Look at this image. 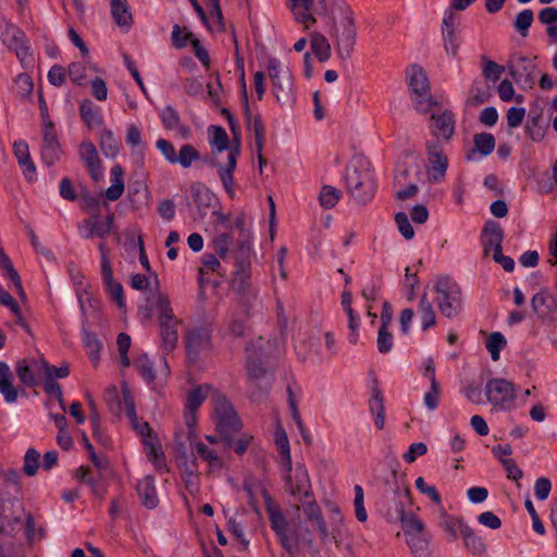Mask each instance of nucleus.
Returning <instances> with one entry per match:
<instances>
[{
  "label": "nucleus",
  "mask_w": 557,
  "mask_h": 557,
  "mask_svg": "<svg viewBox=\"0 0 557 557\" xmlns=\"http://www.w3.org/2000/svg\"><path fill=\"white\" fill-rule=\"evenodd\" d=\"M102 278H103V285L108 294L110 295L111 299L115 301L116 306L120 309H124L126 306L125 297H124V289L120 282H115L113 280V272L111 263L108 259V257L103 256L102 260Z\"/></svg>",
  "instance_id": "aec40b11"
},
{
  "label": "nucleus",
  "mask_w": 557,
  "mask_h": 557,
  "mask_svg": "<svg viewBox=\"0 0 557 557\" xmlns=\"http://www.w3.org/2000/svg\"><path fill=\"white\" fill-rule=\"evenodd\" d=\"M234 227L239 231L237 238V248L235 252H250V233L246 228V218L243 213L238 214L234 220Z\"/></svg>",
  "instance_id": "79ce46f5"
},
{
  "label": "nucleus",
  "mask_w": 557,
  "mask_h": 557,
  "mask_svg": "<svg viewBox=\"0 0 557 557\" xmlns=\"http://www.w3.org/2000/svg\"><path fill=\"white\" fill-rule=\"evenodd\" d=\"M410 98L413 104V108L420 113H428L431 111L432 107L438 106V102L433 99L431 96V90L429 94H422V91L410 94Z\"/></svg>",
  "instance_id": "de8ad7c7"
},
{
  "label": "nucleus",
  "mask_w": 557,
  "mask_h": 557,
  "mask_svg": "<svg viewBox=\"0 0 557 557\" xmlns=\"http://www.w3.org/2000/svg\"><path fill=\"white\" fill-rule=\"evenodd\" d=\"M342 30L337 34L336 51L342 60L351 57L357 38V28L351 15L345 16L341 22Z\"/></svg>",
  "instance_id": "dca6fc26"
},
{
  "label": "nucleus",
  "mask_w": 557,
  "mask_h": 557,
  "mask_svg": "<svg viewBox=\"0 0 557 557\" xmlns=\"http://www.w3.org/2000/svg\"><path fill=\"white\" fill-rule=\"evenodd\" d=\"M507 341L499 332L492 333L486 341V349L491 354L493 361L499 360L500 350L506 346Z\"/></svg>",
  "instance_id": "603ef678"
},
{
  "label": "nucleus",
  "mask_w": 557,
  "mask_h": 557,
  "mask_svg": "<svg viewBox=\"0 0 557 557\" xmlns=\"http://www.w3.org/2000/svg\"><path fill=\"white\" fill-rule=\"evenodd\" d=\"M182 321L170 319L169 321H159L161 347L164 355L172 352L178 343V326Z\"/></svg>",
  "instance_id": "4be33fe9"
},
{
  "label": "nucleus",
  "mask_w": 557,
  "mask_h": 557,
  "mask_svg": "<svg viewBox=\"0 0 557 557\" xmlns=\"http://www.w3.org/2000/svg\"><path fill=\"white\" fill-rule=\"evenodd\" d=\"M40 455L35 448L27 449L24 456L23 471L28 476H34L39 468Z\"/></svg>",
  "instance_id": "052dcab7"
},
{
  "label": "nucleus",
  "mask_w": 557,
  "mask_h": 557,
  "mask_svg": "<svg viewBox=\"0 0 557 557\" xmlns=\"http://www.w3.org/2000/svg\"><path fill=\"white\" fill-rule=\"evenodd\" d=\"M484 395L494 408L508 409L517 398L516 385L504 377L490 379L484 387Z\"/></svg>",
  "instance_id": "1a4fd4ad"
},
{
  "label": "nucleus",
  "mask_w": 557,
  "mask_h": 557,
  "mask_svg": "<svg viewBox=\"0 0 557 557\" xmlns=\"http://www.w3.org/2000/svg\"><path fill=\"white\" fill-rule=\"evenodd\" d=\"M181 475L184 481L186 490L190 494H195L199 490L198 484V462L197 459H193L190 462L178 466Z\"/></svg>",
  "instance_id": "e433bc0d"
},
{
  "label": "nucleus",
  "mask_w": 557,
  "mask_h": 557,
  "mask_svg": "<svg viewBox=\"0 0 557 557\" xmlns=\"http://www.w3.org/2000/svg\"><path fill=\"white\" fill-rule=\"evenodd\" d=\"M13 152L20 168L28 182H33L36 177V166L30 157L29 148L26 141H14Z\"/></svg>",
  "instance_id": "bb28decb"
},
{
  "label": "nucleus",
  "mask_w": 557,
  "mask_h": 557,
  "mask_svg": "<svg viewBox=\"0 0 557 557\" xmlns=\"http://www.w3.org/2000/svg\"><path fill=\"white\" fill-rule=\"evenodd\" d=\"M345 183L349 195L359 203H369L376 191V181L369 160L355 157L345 172Z\"/></svg>",
  "instance_id": "f03ea898"
},
{
  "label": "nucleus",
  "mask_w": 557,
  "mask_h": 557,
  "mask_svg": "<svg viewBox=\"0 0 557 557\" xmlns=\"http://www.w3.org/2000/svg\"><path fill=\"white\" fill-rule=\"evenodd\" d=\"M111 14L114 22L120 27H131L133 23V16L131 13L129 5L126 0H111Z\"/></svg>",
  "instance_id": "c9c22d12"
},
{
  "label": "nucleus",
  "mask_w": 557,
  "mask_h": 557,
  "mask_svg": "<svg viewBox=\"0 0 557 557\" xmlns=\"http://www.w3.org/2000/svg\"><path fill=\"white\" fill-rule=\"evenodd\" d=\"M136 491L141 504L148 508L153 509L159 504V498L154 485V478L152 475L144 476L136 486Z\"/></svg>",
  "instance_id": "cd10ccee"
},
{
  "label": "nucleus",
  "mask_w": 557,
  "mask_h": 557,
  "mask_svg": "<svg viewBox=\"0 0 557 557\" xmlns=\"http://www.w3.org/2000/svg\"><path fill=\"white\" fill-rule=\"evenodd\" d=\"M79 154L88 169L90 177L97 182L102 177V170L98 151L91 141L83 143L79 147Z\"/></svg>",
  "instance_id": "a878e982"
},
{
  "label": "nucleus",
  "mask_w": 557,
  "mask_h": 557,
  "mask_svg": "<svg viewBox=\"0 0 557 557\" xmlns=\"http://www.w3.org/2000/svg\"><path fill=\"white\" fill-rule=\"evenodd\" d=\"M261 495L264 500L271 529L275 532L280 544L290 556H296V544L292 542V537L288 534L287 519L280 505L272 498L267 488L262 487Z\"/></svg>",
  "instance_id": "423d86ee"
},
{
  "label": "nucleus",
  "mask_w": 557,
  "mask_h": 557,
  "mask_svg": "<svg viewBox=\"0 0 557 557\" xmlns=\"http://www.w3.org/2000/svg\"><path fill=\"white\" fill-rule=\"evenodd\" d=\"M507 67L509 75L512 77L516 84L521 85L523 88L533 87L535 83L534 71L536 65L532 60L525 55L511 58Z\"/></svg>",
  "instance_id": "f8f14e48"
},
{
  "label": "nucleus",
  "mask_w": 557,
  "mask_h": 557,
  "mask_svg": "<svg viewBox=\"0 0 557 557\" xmlns=\"http://www.w3.org/2000/svg\"><path fill=\"white\" fill-rule=\"evenodd\" d=\"M442 521L440 522L441 528L453 539L461 536V530L463 525H469L460 517L448 515L443 508L441 509Z\"/></svg>",
  "instance_id": "4c0bfd02"
},
{
  "label": "nucleus",
  "mask_w": 557,
  "mask_h": 557,
  "mask_svg": "<svg viewBox=\"0 0 557 557\" xmlns=\"http://www.w3.org/2000/svg\"><path fill=\"white\" fill-rule=\"evenodd\" d=\"M310 48L320 62H326L331 57V45L326 37L320 33H312L310 36Z\"/></svg>",
  "instance_id": "ea45409f"
},
{
  "label": "nucleus",
  "mask_w": 557,
  "mask_h": 557,
  "mask_svg": "<svg viewBox=\"0 0 557 557\" xmlns=\"http://www.w3.org/2000/svg\"><path fill=\"white\" fill-rule=\"evenodd\" d=\"M62 154L60 141H45L41 148V158L48 165L53 164Z\"/></svg>",
  "instance_id": "13d9d810"
},
{
  "label": "nucleus",
  "mask_w": 557,
  "mask_h": 557,
  "mask_svg": "<svg viewBox=\"0 0 557 557\" xmlns=\"http://www.w3.org/2000/svg\"><path fill=\"white\" fill-rule=\"evenodd\" d=\"M261 345H257L255 343L249 344L246 347V351L248 354L246 361V371L249 383H255L256 381H260L265 375V368L263 366V360L261 355L257 352V349H260Z\"/></svg>",
  "instance_id": "5701e85b"
},
{
  "label": "nucleus",
  "mask_w": 557,
  "mask_h": 557,
  "mask_svg": "<svg viewBox=\"0 0 557 557\" xmlns=\"http://www.w3.org/2000/svg\"><path fill=\"white\" fill-rule=\"evenodd\" d=\"M308 502L304 506V512L308 521L315 524L317 530L320 534V539L322 542H325L329 539V530L326 527V522L323 518L322 511L315 500L312 498H307Z\"/></svg>",
  "instance_id": "c85d7f7f"
},
{
  "label": "nucleus",
  "mask_w": 557,
  "mask_h": 557,
  "mask_svg": "<svg viewBox=\"0 0 557 557\" xmlns=\"http://www.w3.org/2000/svg\"><path fill=\"white\" fill-rule=\"evenodd\" d=\"M268 72L273 84V94L281 106L289 107L295 101L293 76L288 67H282L276 58H269Z\"/></svg>",
  "instance_id": "6e6552de"
},
{
  "label": "nucleus",
  "mask_w": 557,
  "mask_h": 557,
  "mask_svg": "<svg viewBox=\"0 0 557 557\" xmlns=\"http://www.w3.org/2000/svg\"><path fill=\"white\" fill-rule=\"evenodd\" d=\"M534 20L533 11L530 9H525L518 13L513 26L516 30L522 36L527 37L529 34V28L532 25Z\"/></svg>",
  "instance_id": "4d7b16f0"
},
{
  "label": "nucleus",
  "mask_w": 557,
  "mask_h": 557,
  "mask_svg": "<svg viewBox=\"0 0 557 557\" xmlns=\"http://www.w3.org/2000/svg\"><path fill=\"white\" fill-rule=\"evenodd\" d=\"M233 236L228 233H222L215 236L212 240V246L215 253L223 260L226 259L228 253L230 244L232 243Z\"/></svg>",
  "instance_id": "680f3d73"
},
{
  "label": "nucleus",
  "mask_w": 557,
  "mask_h": 557,
  "mask_svg": "<svg viewBox=\"0 0 557 557\" xmlns=\"http://www.w3.org/2000/svg\"><path fill=\"white\" fill-rule=\"evenodd\" d=\"M411 553L416 557H430L429 539L424 533V523L421 521V530L416 528H403Z\"/></svg>",
  "instance_id": "412c9836"
},
{
  "label": "nucleus",
  "mask_w": 557,
  "mask_h": 557,
  "mask_svg": "<svg viewBox=\"0 0 557 557\" xmlns=\"http://www.w3.org/2000/svg\"><path fill=\"white\" fill-rule=\"evenodd\" d=\"M122 394L126 416L128 417L133 429L140 435L143 442L153 437L152 429L148 422H139L136 414L135 401L128 385L124 382L122 384Z\"/></svg>",
  "instance_id": "a211bd4d"
},
{
  "label": "nucleus",
  "mask_w": 557,
  "mask_h": 557,
  "mask_svg": "<svg viewBox=\"0 0 557 557\" xmlns=\"http://www.w3.org/2000/svg\"><path fill=\"white\" fill-rule=\"evenodd\" d=\"M196 451L202 459L208 461L210 468L220 469L222 467V461L219 458V456L216 455V453L213 451L212 449H210L206 444L200 443V442L197 443Z\"/></svg>",
  "instance_id": "0e129e2a"
},
{
  "label": "nucleus",
  "mask_w": 557,
  "mask_h": 557,
  "mask_svg": "<svg viewBox=\"0 0 557 557\" xmlns=\"http://www.w3.org/2000/svg\"><path fill=\"white\" fill-rule=\"evenodd\" d=\"M504 240V230L498 222L488 220L485 222L481 232V245L484 256H488L490 251H502V243Z\"/></svg>",
  "instance_id": "6ab92c4d"
},
{
  "label": "nucleus",
  "mask_w": 557,
  "mask_h": 557,
  "mask_svg": "<svg viewBox=\"0 0 557 557\" xmlns=\"http://www.w3.org/2000/svg\"><path fill=\"white\" fill-rule=\"evenodd\" d=\"M342 197V191L333 186L325 185L321 188L319 195L320 205L325 209H331L336 206Z\"/></svg>",
  "instance_id": "3c124183"
},
{
  "label": "nucleus",
  "mask_w": 557,
  "mask_h": 557,
  "mask_svg": "<svg viewBox=\"0 0 557 557\" xmlns=\"http://www.w3.org/2000/svg\"><path fill=\"white\" fill-rule=\"evenodd\" d=\"M209 392L208 385H199L193 388L186 399L185 409L188 412H197L203 400L207 398Z\"/></svg>",
  "instance_id": "a18cd8bd"
},
{
  "label": "nucleus",
  "mask_w": 557,
  "mask_h": 557,
  "mask_svg": "<svg viewBox=\"0 0 557 557\" xmlns=\"http://www.w3.org/2000/svg\"><path fill=\"white\" fill-rule=\"evenodd\" d=\"M286 393H287V401H288V406H289V409L292 412L293 420L295 421L299 432L301 433L304 441L306 443H309L310 438L306 435V429H305L302 419H301L299 410H298L297 400L295 398V394L290 386H287Z\"/></svg>",
  "instance_id": "8fccbe9b"
},
{
  "label": "nucleus",
  "mask_w": 557,
  "mask_h": 557,
  "mask_svg": "<svg viewBox=\"0 0 557 557\" xmlns=\"http://www.w3.org/2000/svg\"><path fill=\"white\" fill-rule=\"evenodd\" d=\"M156 307L159 313V321H169L170 319H176L173 313V309L170 304V299L168 296L163 294H159L157 297Z\"/></svg>",
  "instance_id": "338daca9"
},
{
  "label": "nucleus",
  "mask_w": 557,
  "mask_h": 557,
  "mask_svg": "<svg viewBox=\"0 0 557 557\" xmlns=\"http://www.w3.org/2000/svg\"><path fill=\"white\" fill-rule=\"evenodd\" d=\"M243 313L242 314H233L228 322V332L235 337H244L247 332V320L250 317V308L252 306L243 305Z\"/></svg>",
  "instance_id": "a19ab883"
},
{
  "label": "nucleus",
  "mask_w": 557,
  "mask_h": 557,
  "mask_svg": "<svg viewBox=\"0 0 557 557\" xmlns=\"http://www.w3.org/2000/svg\"><path fill=\"white\" fill-rule=\"evenodd\" d=\"M251 261L250 252H235V270L232 280V288L237 293L243 305L252 306V300L257 298V292L251 285Z\"/></svg>",
  "instance_id": "0eeeda50"
},
{
  "label": "nucleus",
  "mask_w": 557,
  "mask_h": 557,
  "mask_svg": "<svg viewBox=\"0 0 557 557\" xmlns=\"http://www.w3.org/2000/svg\"><path fill=\"white\" fill-rule=\"evenodd\" d=\"M283 480L285 490L289 492L290 495H302L304 498L313 497L311 492V482L305 465L297 463L294 475L286 471Z\"/></svg>",
  "instance_id": "2eb2a0df"
},
{
  "label": "nucleus",
  "mask_w": 557,
  "mask_h": 557,
  "mask_svg": "<svg viewBox=\"0 0 557 557\" xmlns=\"http://www.w3.org/2000/svg\"><path fill=\"white\" fill-rule=\"evenodd\" d=\"M436 302L442 314L455 318L462 311V292L460 286L448 276L440 277L435 285Z\"/></svg>",
  "instance_id": "39448f33"
},
{
  "label": "nucleus",
  "mask_w": 557,
  "mask_h": 557,
  "mask_svg": "<svg viewBox=\"0 0 557 557\" xmlns=\"http://www.w3.org/2000/svg\"><path fill=\"white\" fill-rule=\"evenodd\" d=\"M191 196L198 208H209L213 199V195L210 190L201 184L191 186Z\"/></svg>",
  "instance_id": "6e6d98bb"
},
{
  "label": "nucleus",
  "mask_w": 557,
  "mask_h": 557,
  "mask_svg": "<svg viewBox=\"0 0 557 557\" xmlns=\"http://www.w3.org/2000/svg\"><path fill=\"white\" fill-rule=\"evenodd\" d=\"M79 114L89 131H95V135L100 139H110L113 136L112 131L103 127L101 110L96 107L91 100H83L79 108Z\"/></svg>",
  "instance_id": "4468645a"
},
{
  "label": "nucleus",
  "mask_w": 557,
  "mask_h": 557,
  "mask_svg": "<svg viewBox=\"0 0 557 557\" xmlns=\"http://www.w3.org/2000/svg\"><path fill=\"white\" fill-rule=\"evenodd\" d=\"M475 146L466 156L468 161L478 160L480 157L488 156L495 148V141H474Z\"/></svg>",
  "instance_id": "69168bd1"
},
{
  "label": "nucleus",
  "mask_w": 557,
  "mask_h": 557,
  "mask_svg": "<svg viewBox=\"0 0 557 557\" xmlns=\"http://www.w3.org/2000/svg\"><path fill=\"white\" fill-rule=\"evenodd\" d=\"M376 344H377V349L381 354H387L393 348V344H394L393 334L384 325H381L379 329Z\"/></svg>",
  "instance_id": "774afa93"
},
{
  "label": "nucleus",
  "mask_w": 557,
  "mask_h": 557,
  "mask_svg": "<svg viewBox=\"0 0 557 557\" xmlns=\"http://www.w3.org/2000/svg\"><path fill=\"white\" fill-rule=\"evenodd\" d=\"M211 152L203 161L216 168L225 191L234 197V172L240 154V141H210Z\"/></svg>",
  "instance_id": "7ed1b4c3"
},
{
  "label": "nucleus",
  "mask_w": 557,
  "mask_h": 557,
  "mask_svg": "<svg viewBox=\"0 0 557 557\" xmlns=\"http://www.w3.org/2000/svg\"><path fill=\"white\" fill-rule=\"evenodd\" d=\"M275 444L281 455L285 471L292 472L293 463L290 457L289 442L285 430L281 425L275 431Z\"/></svg>",
  "instance_id": "58836bf2"
},
{
  "label": "nucleus",
  "mask_w": 557,
  "mask_h": 557,
  "mask_svg": "<svg viewBox=\"0 0 557 557\" xmlns=\"http://www.w3.org/2000/svg\"><path fill=\"white\" fill-rule=\"evenodd\" d=\"M481 60L483 63L482 75L485 79L496 83L504 73L505 67L495 61L487 59L485 55H482Z\"/></svg>",
  "instance_id": "864d4df0"
},
{
  "label": "nucleus",
  "mask_w": 557,
  "mask_h": 557,
  "mask_svg": "<svg viewBox=\"0 0 557 557\" xmlns=\"http://www.w3.org/2000/svg\"><path fill=\"white\" fill-rule=\"evenodd\" d=\"M211 347V331L200 326L189 330L185 335V349L187 359L197 362L201 351Z\"/></svg>",
  "instance_id": "ddd939ff"
},
{
  "label": "nucleus",
  "mask_w": 557,
  "mask_h": 557,
  "mask_svg": "<svg viewBox=\"0 0 557 557\" xmlns=\"http://www.w3.org/2000/svg\"><path fill=\"white\" fill-rule=\"evenodd\" d=\"M157 148L170 163H177L184 169L190 168L194 161L200 159L198 150L189 144L183 145L178 152L172 141H157Z\"/></svg>",
  "instance_id": "9b49d317"
},
{
  "label": "nucleus",
  "mask_w": 557,
  "mask_h": 557,
  "mask_svg": "<svg viewBox=\"0 0 557 557\" xmlns=\"http://www.w3.org/2000/svg\"><path fill=\"white\" fill-rule=\"evenodd\" d=\"M431 133L435 137L450 139L455 131V120L453 112L446 110L441 114L432 113L431 115Z\"/></svg>",
  "instance_id": "b1692460"
},
{
  "label": "nucleus",
  "mask_w": 557,
  "mask_h": 557,
  "mask_svg": "<svg viewBox=\"0 0 557 557\" xmlns=\"http://www.w3.org/2000/svg\"><path fill=\"white\" fill-rule=\"evenodd\" d=\"M531 307L535 313H540L542 307L546 309L545 313L553 312L557 309V300L548 290L543 289L532 297Z\"/></svg>",
  "instance_id": "37998d69"
},
{
  "label": "nucleus",
  "mask_w": 557,
  "mask_h": 557,
  "mask_svg": "<svg viewBox=\"0 0 557 557\" xmlns=\"http://www.w3.org/2000/svg\"><path fill=\"white\" fill-rule=\"evenodd\" d=\"M103 398L109 411L119 417L122 412V404H124V400L121 398L117 387L110 385L106 389Z\"/></svg>",
  "instance_id": "49530a36"
},
{
  "label": "nucleus",
  "mask_w": 557,
  "mask_h": 557,
  "mask_svg": "<svg viewBox=\"0 0 557 557\" xmlns=\"http://www.w3.org/2000/svg\"><path fill=\"white\" fill-rule=\"evenodd\" d=\"M289 536L292 537V542L296 544V554L298 553L299 546L306 548L313 557L319 554V549L314 546L312 533L307 527L299 525L298 529L290 531Z\"/></svg>",
  "instance_id": "72a5a7b5"
},
{
  "label": "nucleus",
  "mask_w": 557,
  "mask_h": 557,
  "mask_svg": "<svg viewBox=\"0 0 557 557\" xmlns=\"http://www.w3.org/2000/svg\"><path fill=\"white\" fill-rule=\"evenodd\" d=\"M213 416L216 424V431L220 438L226 444L232 445V435L242 428V422L234 410L232 404L221 393L213 396Z\"/></svg>",
  "instance_id": "20e7f679"
},
{
  "label": "nucleus",
  "mask_w": 557,
  "mask_h": 557,
  "mask_svg": "<svg viewBox=\"0 0 557 557\" xmlns=\"http://www.w3.org/2000/svg\"><path fill=\"white\" fill-rule=\"evenodd\" d=\"M99 219L100 214H94L78 224V233L84 239L108 236V227L102 226Z\"/></svg>",
  "instance_id": "7c9ffc66"
},
{
  "label": "nucleus",
  "mask_w": 557,
  "mask_h": 557,
  "mask_svg": "<svg viewBox=\"0 0 557 557\" xmlns=\"http://www.w3.org/2000/svg\"><path fill=\"white\" fill-rule=\"evenodd\" d=\"M2 41L10 49L14 50L16 57L22 64H26L30 60L29 47L27 45L25 34L15 26H9L2 33Z\"/></svg>",
  "instance_id": "f3484780"
},
{
  "label": "nucleus",
  "mask_w": 557,
  "mask_h": 557,
  "mask_svg": "<svg viewBox=\"0 0 557 557\" xmlns=\"http://www.w3.org/2000/svg\"><path fill=\"white\" fill-rule=\"evenodd\" d=\"M0 394L10 404L15 403L18 397V388L12 384V371L4 361H0Z\"/></svg>",
  "instance_id": "2f4dec72"
},
{
  "label": "nucleus",
  "mask_w": 557,
  "mask_h": 557,
  "mask_svg": "<svg viewBox=\"0 0 557 557\" xmlns=\"http://www.w3.org/2000/svg\"><path fill=\"white\" fill-rule=\"evenodd\" d=\"M41 370L45 375V379H64L70 374V366L66 362L61 363L60 367H54L51 366L47 360L42 359Z\"/></svg>",
  "instance_id": "5fc2aeb1"
},
{
  "label": "nucleus",
  "mask_w": 557,
  "mask_h": 557,
  "mask_svg": "<svg viewBox=\"0 0 557 557\" xmlns=\"http://www.w3.org/2000/svg\"><path fill=\"white\" fill-rule=\"evenodd\" d=\"M33 88V79L28 74L22 73L17 75V77L14 81V91L18 97L26 98L28 95L32 94Z\"/></svg>",
  "instance_id": "bf43d9fd"
},
{
  "label": "nucleus",
  "mask_w": 557,
  "mask_h": 557,
  "mask_svg": "<svg viewBox=\"0 0 557 557\" xmlns=\"http://www.w3.org/2000/svg\"><path fill=\"white\" fill-rule=\"evenodd\" d=\"M406 79L410 90V94L422 91V94H429L431 86L424 69L417 64H410L406 69Z\"/></svg>",
  "instance_id": "393cba45"
},
{
  "label": "nucleus",
  "mask_w": 557,
  "mask_h": 557,
  "mask_svg": "<svg viewBox=\"0 0 557 557\" xmlns=\"http://www.w3.org/2000/svg\"><path fill=\"white\" fill-rule=\"evenodd\" d=\"M428 172L435 183L445 178L448 168V157L441 141H428L425 147Z\"/></svg>",
  "instance_id": "9d476101"
},
{
  "label": "nucleus",
  "mask_w": 557,
  "mask_h": 557,
  "mask_svg": "<svg viewBox=\"0 0 557 557\" xmlns=\"http://www.w3.org/2000/svg\"><path fill=\"white\" fill-rule=\"evenodd\" d=\"M135 368L140 373L141 377L148 383L151 384L156 380V372L153 369V363L149 360L147 354H143L138 356L134 361Z\"/></svg>",
  "instance_id": "09e8293b"
},
{
  "label": "nucleus",
  "mask_w": 557,
  "mask_h": 557,
  "mask_svg": "<svg viewBox=\"0 0 557 557\" xmlns=\"http://www.w3.org/2000/svg\"><path fill=\"white\" fill-rule=\"evenodd\" d=\"M15 370L17 377L24 385L28 387H33L36 385L34 373L25 359L18 360L16 362Z\"/></svg>",
  "instance_id": "e2e57ef3"
},
{
  "label": "nucleus",
  "mask_w": 557,
  "mask_h": 557,
  "mask_svg": "<svg viewBox=\"0 0 557 557\" xmlns=\"http://www.w3.org/2000/svg\"><path fill=\"white\" fill-rule=\"evenodd\" d=\"M461 537L466 549L474 555L482 556L486 552V544L484 540L478 535L470 525H463L461 530Z\"/></svg>",
  "instance_id": "473e14b6"
},
{
  "label": "nucleus",
  "mask_w": 557,
  "mask_h": 557,
  "mask_svg": "<svg viewBox=\"0 0 557 557\" xmlns=\"http://www.w3.org/2000/svg\"><path fill=\"white\" fill-rule=\"evenodd\" d=\"M83 346L88 355V358L96 367L100 360V351L102 350V343L97 335L86 327H83Z\"/></svg>",
  "instance_id": "f704fd0d"
},
{
  "label": "nucleus",
  "mask_w": 557,
  "mask_h": 557,
  "mask_svg": "<svg viewBox=\"0 0 557 557\" xmlns=\"http://www.w3.org/2000/svg\"><path fill=\"white\" fill-rule=\"evenodd\" d=\"M419 314L422 322V331H426L431 326L435 325L436 318L433 310V306L428 298L426 294H423L419 302Z\"/></svg>",
  "instance_id": "c03bdc74"
},
{
  "label": "nucleus",
  "mask_w": 557,
  "mask_h": 557,
  "mask_svg": "<svg viewBox=\"0 0 557 557\" xmlns=\"http://www.w3.org/2000/svg\"><path fill=\"white\" fill-rule=\"evenodd\" d=\"M374 505L377 513L387 522H400L401 528L421 530V520L414 513L406 512V508L412 505L411 492L405 476L398 475L396 467L392 468L391 475L379 487Z\"/></svg>",
  "instance_id": "f257e3e1"
},
{
  "label": "nucleus",
  "mask_w": 557,
  "mask_h": 557,
  "mask_svg": "<svg viewBox=\"0 0 557 557\" xmlns=\"http://www.w3.org/2000/svg\"><path fill=\"white\" fill-rule=\"evenodd\" d=\"M243 82V100H244V115L246 120L247 127L249 132H251L255 136V139H263L264 137V126L261 121L260 115H252L249 108L248 95L246 89V84L244 77Z\"/></svg>",
  "instance_id": "c756f323"
}]
</instances>
